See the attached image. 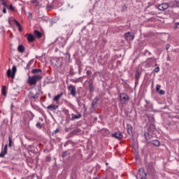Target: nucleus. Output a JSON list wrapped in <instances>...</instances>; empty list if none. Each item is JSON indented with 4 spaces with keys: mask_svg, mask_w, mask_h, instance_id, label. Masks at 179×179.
Masks as SVG:
<instances>
[{
    "mask_svg": "<svg viewBox=\"0 0 179 179\" xmlns=\"http://www.w3.org/2000/svg\"><path fill=\"white\" fill-rule=\"evenodd\" d=\"M41 79H43V76H38V75H35L34 76H29L28 84L30 86H33V85L34 86L37 85V82H38V80H41Z\"/></svg>",
    "mask_w": 179,
    "mask_h": 179,
    "instance_id": "obj_1",
    "label": "nucleus"
},
{
    "mask_svg": "<svg viewBox=\"0 0 179 179\" xmlns=\"http://www.w3.org/2000/svg\"><path fill=\"white\" fill-rule=\"evenodd\" d=\"M17 69L16 66H13L12 71L9 69L7 71V76L8 78H11L12 79H15V76L16 75Z\"/></svg>",
    "mask_w": 179,
    "mask_h": 179,
    "instance_id": "obj_2",
    "label": "nucleus"
},
{
    "mask_svg": "<svg viewBox=\"0 0 179 179\" xmlns=\"http://www.w3.org/2000/svg\"><path fill=\"white\" fill-rule=\"evenodd\" d=\"M67 89L69 92H70V94L73 96V97L76 96V88L73 85L70 84L68 85Z\"/></svg>",
    "mask_w": 179,
    "mask_h": 179,
    "instance_id": "obj_3",
    "label": "nucleus"
},
{
    "mask_svg": "<svg viewBox=\"0 0 179 179\" xmlns=\"http://www.w3.org/2000/svg\"><path fill=\"white\" fill-rule=\"evenodd\" d=\"M124 38L125 40H127V41H134V38H135V34H134V33L127 32L124 35Z\"/></svg>",
    "mask_w": 179,
    "mask_h": 179,
    "instance_id": "obj_4",
    "label": "nucleus"
},
{
    "mask_svg": "<svg viewBox=\"0 0 179 179\" xmlns=\"http://www.w3.org/2000/svg\"><path fill=\"white\" fill-rule=\"evenodd\" d=\"M29 97L32 99V100H37L38 99V93L37 92V90H31L29 92Z\"/></svg>",
    "mask_w": 179,
    "mask_h": 179,
    "instance_id": "obj_5",
    "label": "nucleus"
},
{
    "mask_svg": "<svg viewBox=\"0 0 179 179\" xmlns=\"http://www.w3.org/2000/svg\"><path fill=\"white\" fill-rule=\"evenodd\" d=\"M120 97L122 104H126L129 101V96L125 93L121 94Z\"/></svg>",
    "mask_w": 179,
    "mask_h": 179,
    "instance_id": "obj_6",
    "label": "nucleus"
},
{
    "mask_svg": "<svg viewBox=\"0 0 179 179\" xmlns=\"http://www.w3.org/2000/svg\"><path fill=\"white\" fill-rule=\"evenodd\" d=\"M112 136L113 138H115V139H118V141H121V139L124 138V136L122 135V133H121V131H117L115 134H113Z\"/></svg>",
    "mask_w": 179,
    "mask_h": 179,
    "instance_id": "obj_7",
    "label": "nucleus"
},
{
    "mask_svg": "<svg viewBox=\"0 0 179 179\" xmlns=\"http://www.w3.org/2000/svg\"><path fill=\"white\" fill-rule=\"evenodd\" d=\"M25 37H27V40L29 43H34V41H36L34 36L31 34H26Z\"/></svg>",
    "mask_w": 179,
    "mask_h": 179,
    "instance_id": "obj_8",
    "label": "nucleus"
},
{
    "mask_svg": "<svg viewBox=\"0 0 179 179\" xmlns=\"http://www.w3.org/2000/svg\"><path fill=\"white\" fill-rule=\"evenodd\" d=\"M169 8V3H162V4L158 6L159 10H166V9Z\"/></svg>",
    "mask_w": 179,
    "mask_h": 179,
    "instance_id": "obj_9",
    "label": "nucleus"
},
{
    "mask_svg": "<svg viewBox=\"0 0 179 179\" xmlns=\"http://www.w3.org/2000/svg\"><path fill=\"white\" fill-rule=\"evenodd\" d=\"M8 153V145L4 146L3 150L0 153V157H5V155Z\"/></svg>",
    "mask_w": 179,
    "mask_h": 179,
    "instance_id": "obj_10",
    "label": "nucleus"
},
{
    "mask_svg": "<svg viewBox=\"0 0 179 179\" xmlns=\"http://www.w3.org/2000/svg\"><path fill=\"white\" fill-rule=\"evenodd\" d=\"M64 93H61L57 96H55L54 98H53V100L54 101H56V103H59V99H61V97H62Z\"/></svg>",
    "mask_w": 179,
    "mask_h": 179,
    "instance_id": "obj_11",
    "label": "nucleus"
},
{
    "mask_svg": "<svg viewBox=\"0 0 179 179\" xmlns=\"http://www.w3.org/2000/svg\"><path fill=\"white\" fill-rule=\"evenodd\" d=\"M55 62V65H56L57 68H61V66L62 65V60L60 59H56Z\"/></svg>",
    "mask_w": 179,
    "mask_h": 179,
    "instance_id": "obj_12",
    "label": "nucleus"
},
{
    "mask_svg": "<svg viewBox=\"0 0 179 179\" xmlns=\"http://www.w3.org/2000/svg\"><path fill=\"white\" fill-rule=\"evenodd\" d=\"M71 116V120L73 121H74V120H79V118H82V115L80 113H79L78 115L72 114Z\"/></svg>",
    "mask_w": 179,
    "mask_h": 179,
    "instance_id": "obj_13",
    "label": "nucleus"
},
{
    "mask_svg": "<svg viewBox=\"0 0 179 179\" xmlns=\"http://www.w3.org/2000/svg\"><path fill=\"white\" fill-rule=\"evenodd\" d=\"M31 73L36 75V73H43V70L40 69H34L31 70Z\"/></svg>",
    "mask_w": 179,
    "mask_h": 179,
    "instance_id": "obj_14",
    "label": "nucleus"
},
{
    "mask_svg": "<svg viewBox=\"0 0 179 179\" xmlns=\"http://www.w3.org/2000/svg\"><path fill=\"white\" fill-rule=\"evenodd\" d=\"M141 75H142V72L141 71L137 70L135 76V78L137 82L139 80V78H141Z\"/></svg>",
    "mask_w": 179,
    "mask_h": 179,
    "instance_id": "obj_15",
    "label": "nucleus"
},
{
    "mask_svg": "<svg viewBox=\"0 0 179 179\" xmlns=\"http://www.w3.org/2000/svg\"><path fill=\"white\" fill-rule=\"evenodd\" d=\"M34 34L36 36V37H37L38 38H41L42 37L41 32L38 31V30H35L34 31Z\"/></svg>",
    "mask_w": 179,
    "mask_h": 179,
    "instance_id": "obj_16",
    "label": "nucleus"
},
{
    "mask_svg": "<svg viewBox=\"0 0 179 179\" xmlns=\"http://www.w3.org/2000/svg\"><path fill=\"white\" fill-rule=\"evenodd\" d=\"M13 23H15L17 27H18V30L22 31V26H20V23H19L16 20H13Z\"/></svg>",
    "mask_w": 179,
    "mask_h": 179,
    "instance_id": "obj_17",
    "label": "nucleus"
},
{
    "mask_svg": "<svg viewBox=\"0 0 179 179\" xmlns=\"http://www.w3.org/2000/svg\"><path fill=\"white\" fill-rule=\"evenodd\" d=\"M48 110H57L58 108V106H55L53 104H51L47 107Z\"/></svg>",
    "mask_w": 179,
    "mask_h": 179,
    "instance_id": "obj_18",
    "label": "nucleus"
},
{
    "mask_svg": "<svg viewBox=\"0 0 179 179\" xmlns=\"http://www.w3.org/2000/svg\"><path fill=\"white\" fill-rule=\"evenodd\" d=\"M24 46H23V45H20L17 48L19 52H24Z\"/></svg>",
    "mask_w": 179,
    "mask_h": 179,
    "instance_id": "obj_19",
    "label": "nucleus"
},
{
    "mask_svg": "<svg viewBox=\"0 0 179 179\" xmlns=\"http://www.w3.org/2000/svg\"><path fill=\"white\" fill-rule=\"evenodd\" d=\"M8 146L9 148H12V146H13V142L12 141V136H8Z\"/></svg>",
    "mask_w": 179,
    "mask_h": 179,
    "instance_id": "obj_20",
    "label": "nucleus"
},
{
    "mask_svg": "<svg viewBox=\"0 0 179 179\" xmlns=\"http://www.w3.org/2000/svg\"><path fill=\"white\" fill-rule=\"evenodd\" d=\"M152 145L154 146H160V141L159 140H154L152 141Z\"/></svg>",
    "mask_w": 179,
    "mask_h": 179,
    "instance_id": "obj_21",
    "label": "nucleus"
},
{
    "mask_svg": "<svg viewBox=\"0 0 179 179\" xmlns=\"http://www.w3.org/2000/svg\"><path fill=\"white\" fill-rule=\"evenodd\" d=\"M1 94H3L4 96H6V86H2Z\"/></svg>",
    "mask_w": 179,
    "mask_h": 179,
    "instance_id": "obj_22",
    "label": "nucleus"
},
{
    "mask_svg": "<svg viewBox=\"0 0 179 179\" xmlns=\"http://www.w3.org/2000/svg\"><path fill=\"white\" fill-rule=\"evenodd\" d=\"M127 132L128 134H129V135H131V134H132V126L128 124L127 125Z\"/></svg>",
    "mask_w": 179,
    "mask_h": 179,
    "instance_id": "obj_23",
    "label": "nucleus"
},
{
    "mask_svg": "<svg viewBox=\"0 0 179 179\" xmlns=\"http://www.w3.org/2000/svg\"><path fill=\"white\" fill-rule=\"evenodd\" d=\"M99 101V99L96 97L95 98L92 103V107H94V106H96V104H97V101Z\"/></svg>",
    "mask_w": 179,
    "mask_h": 179,
    "instance_id": "obj_24",
    "label": "nucleus"
},
{
    "mask_svg": "<svg viewBox=\"0 0 179 179\" xmlns=\"http://www.w3.org/2000/svg\"><path fill=\"white\" fill-rule=\"evenodd\" d=\"M89 89H90V92H94V87L93 85V83H90L89 85Z\"/></svg>",
    "mask_w": 179,
    "mask_h": 179,
    "instance_id": "obj_25",
    "label": "nucleus"
},
{
    "mask_svg": "<svg viewBox=\"0 0 179 179\" xmlns=\"http://www.w3.org/2000/svg\"><path fill=\"white\" fill-rule=\"evenodd\" d=\"M157 93H159V94H160L161 96H163L164 94H166V92L163 90H159Z\"/></svg>",
    "mask_w": 179,
    "mask_h": 179,
    "instance_id": "obj_26",
    "label": "nucleus"
},
{
    "mask_svg": "<svg viewBox=\"0 0 179 179\" xmlns=\"http://www.w3.org/2000/svg\"><path fill=\"white\" fill-rule=\"evenodd\" d=\"M60 41L62 43V44L60 45V47H62V48H64V47L65 46V43H64L65 41L64 39H61Z\"/></svg>",
    "mask_w": 179,
    "mask_h": 179,
    "instance_id": "obj_27",
    "label": "nucleus"
},
{
    "mask_svg": "<svg viewBox=\"0 0 179 179\" xmlns=\"http://www.w3.org/2000/svg\"><path fill=\"white\" fill-rule=\"evenodd\" d=\"M144 136H145L146 141H148V139H149V133L148 132H145L144 133Z\"/></svg>",
    "mask_w": 179,
    "mask_h": 179,
    "instance_id": "obj_28",
    "label": "nucleus"
},
{
    "mask_svg": "<svg viewBox=\"0 0 179 179\" xmlns=\"http://www.w3.org/2000/svg\"><path fill=\"white\" fill-rule=\"evenodd\" d=\"M71 82H73V83H79V79H71Z\"/></svg>",
    "mask_w": 179,
    "mask_h": 179,
    "instance_id": "obj_29",
    "label": "nucleus"
},
{
    "mask_svg": "<svg viewBox=\"0 0 179 179\" xmlns=\"http://www.w3.org/2000/svg\"><path fill=\"white\" fill-rule=\"evenodd\" d=\"M161 87H162V86H160V85H157L156 86V92H158L160 90Z\"/></svg>",
    "mask_w": 179,
    "mask_h": 179,
    "instance_id": "obj_30",
    "label": "nucleus"
},
{
    "mask_svg": "<svg viewBox=\"0 0 179 179\" xmlns=\"http://www.w3.org/2000/svg\"><path fill=\"white\" fill-rule=\"evenodd\" d=\"M36 127L38 128L39 129H41V128H43V125H41V124L40 123H37Z\"/></svg>",
    "mask_w": 179,
    "mask_h": 179,
    "instance_id": "obj_31",
    "label": "nucleus"
},
{
    "mask_svg": "<svg viewBox=\"0 0 179 179\" xmlns=\"http://www.w3.org/2000/svg\"><path fill=\"white\" fill-rule=\"evenodd\" d=\"M45 161L46 162H51V157H50V155H48L45 158Z\"/></svg>",
    "mask_w": 179,
    "mask_h": 179,
    "instance_id": "obj_32",
    "label": "nucleus"
},
{
    "mask_svg": "<svg viewBox=\"0 0 179 179\" xmlns=\"http://www.w3.org/2000/svg\"><path fill=\"white\" fill-rule=\"evenodd\" d=\"M86 73L88 76H92V71L88 70V71H87Z\"/></svg>",
    "mask_w": 179,
    "mask_h": 179,
    "instance_id": "obj_33",
    "label": "nucleus"
},
{
    "mask_svg": "<svg viewBox=\"0 0 179 179\" xmlns=\"http://www.w3.org/2000/svg\"><path fill=\"white\" fill-rule=\"evenodd\" d=\"M160 71V68L159 67H157L154 69V72H156L157 73V72H159Z\"/></svg>",
    "mask_w": 179,
    "mask_h": 179,
    "instance_id": "obj_34",
    "label": "nucleus"
},
{
    "mask_svg": "<svg viewBox=\"0 0 179 179\" xmlns=\"http://www.w3.org/2000/svg\"><path fill=\"white\" fill-rule=\"evenodd\" d=\"M9 9H10L11 10H15V7L13 6L10 5L9 6Z\"/></svg>",
    "mask_w": 179,
    "mask_h": 179,
    "instance_id": "obj_35",
    "label": "nucleus"
},
{
    "mask_svg": "<svg viewBox=\"0 0 179 179\" xmlns=\"http://www.w3.org/2000/svg\"><path fill=\"white\" fill-rule=\"evenodd\" d=\"M169 48H170V44H166V49L168 51Z\"/></svg>",
    "mask_w": 179,
    "mask_h": 179,
    "instance_id": "obj_36",
    "label": "nucleus"
},
{
    "mask_svg": "<svg viewBox=\"0 0 179 179\" xmlns=\"http://www.w3.org/2000/svg\"><path fill=\"white\" fill-rule=\"evenodd\" d=\"M3 13H6V8H3Z\"/></svg>",
    "mask_w": 179,
    "mask_h": 179,
    "instance_id": "obj_37",
    "label": "nucleus"
},
{
    "mask_svg": "<svg viewBox=\"0 0 179 179\" xmlns=\"http://www.w3.org/2000/svg\"><path fill=\"white\" fill-rule=\"evenodd\" d=\"M55 134H58V132H59V129H57L55 131Z\"/></svg>",
    "mask_w": 179,
    "mask_h": 179,
    "instance_id": "obj_38",
    "label": "nucleus"
},
{
    "mask_svg": "<svg viewBox=\"0 0 179 179\" xmlns=\"http://www.w3.org/2000/svg\"><path fill=\"white\" fill-rule=\"evenodd\" d=\"M2 5H3V6H6V3L5 1H3V2H2Z\"/></svg>",
    "mask_w": 179,
    "mask_h": 179,
    "instance_id": "obj_39",
    "label": "nucleus"
},
{
    "mask_svg": "<svg viewBox=\"0 0 179 179\" xmlns=\"http://www.w3.org/2000/svg\"><path fill=\"white\" fill-rule=\"evenodd\" d=\"M66 152H64L63 156H66Z\"/></svg>",
    "mask_w": 179,
    "mask_h": 179,
    "instance_id": "obj_40",
    "label": "nucleus"
},
{
    "mask_svg": "<svg viewBox=\"0 0 179 179\" xmlns=\"http://www.w3.org/2000/svg\"><path fill=\"white\" fill-rule=\"evenodd\" d=\"M29 16H33V15H31V13H29Z\"/></svg>",
    "mask_w": 179,
    "mask_h": 179,
    "instance_id": "obj_41",
    "label": "nucleus"
},
{
    "mask_svg": "<svg viewBox=\"0 0 179 179\" xmlns=\"http://www.w3.org/2000/svg\"><path fill=\"white\" fill-rule=\"evenodd\" d=\"M167 61H170V59H169V57L167 58Z\"/></svg>",
    "mask_w": 179,
    "mask_h": 179,
    "instance_id": "obj_42",
    "label": "nucleus"
},
{
    "mask_svg": "<svg viewBox=\"0 0 179 179\" xmlns=\"http://www.w3.org/2000/svg\"><path fill=\"white\" fill-rule=\"evenodd\" d=\"M155 66H157V64H155Z\"/></svg>",
    "mask_w": 179,
    "mask_h": 179,
    "instance_id": "obj_43",
    "label": "nucleus"
},
{
    "mask_svg": "<svg viewBox=\"0 0 179 179\" xmlns=\"http://www.w3.org/2000/svg\"><path fill=\"white\" fill-rule=\"evenodd\" d=\"M136 178H137V179L139 178V177H138V176Z\"/></svg>",
    "mask_w": 179,
    "mask_h": 179,
    "instance_id": "obj_44",
    "label": "nucleus"
}]
</instances>
